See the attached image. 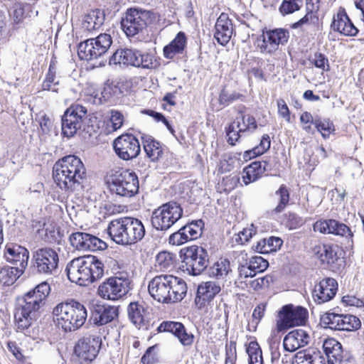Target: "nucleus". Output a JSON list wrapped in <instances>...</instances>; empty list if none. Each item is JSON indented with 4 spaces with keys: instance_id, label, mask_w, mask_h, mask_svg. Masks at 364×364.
<instances>
[{
    "instance_id": "9b49d317",
    "label": "nucleus",
    "mask_w": 364,
    "mask_h": 364,
    "mask_svg": "<svg viewBox=\"0 0 364 364\" xmlns=\"http://www.w3.org/2000/svg\"><path fill=\"white\" fill-rule=\"evenodd\" d=\"M131 280L127 272H119L107 278L98 287L99 296L105 299L116 301L130 290Z\"/></svg>"
},
{
    "instance_id": "39448f33",
    "label": "nucleus",
    "mask_w": 364,
    "mask_h": 364,
    "mask_svg": "<svg viewBox=\"0 0 364 364\" xmlns=\"http://www.w3.org/2000/svg\"><path fill=\"white\" fill-rule=\"evenodd\" d=\"M107 233L117 244L132 245L143 240L146 229L141 220L134 217H122L109 223Z\"/></svg>"
},
{
    "instance_id": "0e129e2a",
    "label": "nucleus",
    "mask_w": 364,
    "mask_h": 364,
    "mask_svg": "<svg viewBox=\"0 0 364 364\" xmlns=\"http://www.w3.org/2000/svg\"><path fill=\"white\" fill-rule=\"evenodd\" d=\"M16 23H21L25 18L24 7L21 4H15L11 14Z\"/></svg>"
},
{
    "instance_id": "e2e57ef3",
    "label": "nucleus",
    "mask_w": 364,
    "mask_h": 364,
    "mask_svg": "<svg viewBox=\"0 0 364 364\" xmlns=\"http://www.w3.org/2000/svg\"><path fill=\"white\" fill-rule=\"evenodd\" d=\"M156 347V346H152L147 348L141 359L143 364H154L156 362L157 355L154 352Z\"/></svg>"
},
{
    "instance_id": "f8f14e48",
    "label": "nucleus",
    "mask_w": 364,
    "mask_h": 364,
    "mask_svg": "<svg viewBox=\"0 0 364 364\" xmlns=\"http://www.w3.org/2000/svg\"><path fill=\"white\" fill-rule=\"evenodd\" d=\"M59 255L50 247H41L32 254L31 268L33 272L46 276L54 275L58 272Z\"/></svg>"
},
{
    "instance_id": "0eeeda50",
    "label": "nucleus",
    "mask_w": 364,
    "mask_h": 364,
    "mask_svg": "<svg viewBox=\"0 0 364 364\" xmlns=\"http://www.w3.org/2000/svg\"><path fill=\"white\" fill-rule=\"evenodd\" d=\"M183 215L180 204L171 201L155 209L151 216L153 228L163 232L168 230Z\"/></svg>"
},
{
    "instance_id": "2f4dec72",
    "label": "nucleus",
    "mask_w": 364,
    "mask_h": 364,
    "mask_svg": "<svg viewBox=\"0 0 364 364\" xmlns=\"http://www.w3.org/2000/svg\"><path fill=\"white\" fill-rule=\"evenodd\" d=\"M323 350L326 357L327 364H337L344 355L340 342L333 338L326 339L323 343Z\"/></svg>"
},
{
    "instance_id": "5701e85b",
    "label": "nucleus",
    "mask_w": 364,
    "mask_h": 364,
    "mask_svg": "<svg viewBox=\"0 0 364 364\" xmlns=\"http://www.w3.org/2000/svg\"><path fill=\"white\" fill-rule=\"evenodd\" d=\"M331 28L341 35L350 37L356 36L359 31L343 7H340L333 16Z\"/></svg>"
},
{
    "instance_id": "864d4df0",
    "label": "nucleus",
    "mask_w": 364,
    "mask_h": 364,
    "mask_svg": "<svg viewBox=\"0 0 364 364\" xmlns=\"http://www.w3.org/2000/svg\"><path fill=\"white\" fill-rule=\"evenodd\" d=\"M310 62L315 65L316 68H320L323 70H329L330 66L328 64V60L324 54L321 53H316L314 56L309 59Z\"/></svg>"
},
{
    "instance_id": "338daca9",
    "label": "nucleus",
    "mask_w": 364,
    "mask_h": 364,
    "mask_svg": "<svg viewBox=\"0 0 364 364\" xmlns=\"http://www.w3.org/2000/svg\"><path fill=\"white\" fill-rule=\"evenodd\" d=\"M304 224L302 218L294 213H289L287 218V226L289 229H296Z\"/></svg>"
},
{
    "instance_id": "7c9ffc66",
    "label": "nucleus",
    "mask_w": 364,
    "mask_h": 364,
    "mask_svg": "<svg viewBox=\"0 0 364 364\" xmlns=\"http://www.w3.org/2000/svg\"><path fill=\"white\" fill-rule=\"evenodd\" d=\"M146 311L144 305L139 302H131L128 306L129 318L139 329H147Z\"/></svg>"
},
{
    "instance_id": "4d7b16f0",
    "label": "nucleus",
    "mask_w": 364,
    "mask_h": 364,
    "mask_svg": "<svg viewBox=\"0 0 364 364\" xmlns=\"http://www.w3.org/2000/svg\"><path fill=\"white\" fill-rule=\"evenodd\" d=\"M109 113L112 127L113 130L117 131L122 127L124 122V116L117 109H111Z\"/></svg>"
},
{
    "instance_id": "473e14b6",
    "label": "nucleus",
    "mask_w": 364,
    "mask_h": 364,
    "mask_svg": "<svg viewBox=\"0 0 364 364\" xmlns=\"http://www.w3.org/2000/svg\"><path fill=\"white\" fill-rule=\"evenodd\" d=\"M144 151L152 161H159L163 156L166 146L149 135L141 136Z\"/></svg>"
},
{
    "instance_id": "8fccbe9b",
    "label": "nucleus",
    "mask_w": 364,
    "mask_h": 364,
    "mask_svg": "<svg viewBox=\"0 0 364 364\" xmlns=\"http://www.w3.org/2000/svg\"><path fill=\"white\" fill-rule=\"evenodd\" d=\"M302 4V0H283L279 7L282 15H288L299 11Z\"/></svg>"
},
{
    "instance_id": "c85d7f7f",
    "label": "nucleus",
    "mask_w": 364,
    "mask_h": 364,
    "mask_svg": "<svg viewBox=\"0 0 364 364\" xmlns=\"http://www.w3.org/2000/svg\"><path fill=\"white\" fill-rule=\"evenodd\" d=\"M117 316V307L98 304L93 305L91 319L94 324L102 326L112 321Z\"/></svg>"
},
{
    "instance_id": "13d9d810",
    "label": "nucleus",
    "mask_w": 364,
    "mask_h": 364,
    "mask_svg": "<svg viewBox=\"0 0 364 364\" xmlns=\"http://www.w3.org/2000/svg\"><path fill=\"white\" fill-rule=\"evenodd\" d=\"M264 240L266 242V250H264L266 254L276 252L283 244V241L281 238L274 236L264 238Z\"/></svg>"
},
{
    "instance_id": "20e7f679",
    "label": "nucleus",
    "mask_w": 364,
    "mask_h": 364,
    "mask_svg": "<svg viewBox=\"0 0 364 364\" xmlns=\"http://www.w3.org/2000/svg\"><path fill=\"white\" fill-rule=\"evenodd\" d=\"M69 280L80 286H88L104 274V264L93 255L72 259L65 268Z\"/></svg>"
},
{
    "instance_id": "c03bdc74",
    "label": "nucleus",
    "mask_w": 364,
    "mask_h": 364,
    "mask_svg": "<svg viewBox=\"0 0 364 364\" xmlns=\"http://www.w3.org/2000/svg\"><path fill=\"white\" fill-rule=\"evenodd\" d=\"M314 126L325 139H328L330 134L335 132L334 124L329 119H321L319 117H316Z\"/></svg>"
},
{
    "instance_id": "bf43d9fd",
    "label": "nucleus",
    "mask_w": 364,
    "mask_h": 364,
    "mask_svg": "<svg viewBox=\"0 0 364 364\" xmlns=\"http://www.w3.org/2000/svg\"><path fill=\"white\" fill-rule=\"evenodd\" d=\"M90 240L91 241H90V243L87 245L86 250L95 252L105 250L107 247L106 242L95 235H92Z\"/></svg>"
},
{
    "instance_id": "b1692460",
    "label": "nucleus",
    "mask_w": 364,
    "mask_h": 364,
    "mask_svg": "<svg viewBox=\"0 0 364 364\" xmlns=\"http://www.w3.org/2000/svg\"><path fill=\"white\" fill-rule=\"evenodd\" d=\"M338 291V283L331 277L321 280L315 285L313 296L318 304H323L331 300Z\"/></svg>"
},
{
    "instance_id": "aec40b11",
    "label": "nucleus",
    "mask_w": 364,
    "mask_h": 364,
    "mask_svg": "<svg viewBox=\"0 0 364 364\" xmlns=\"http://www.w3.org/2000/svg\"><path fill=\"white\" fill-rule=\"evenodd\" d=\"M287 30L275 28L263 31L257 39V47L260 53L272 55L279 49V45H284L289 39Z\"/></svg>"
},
{
    "instance_id": "680f3d73",
    "label": "nucleus",
    "mask_w": 364,
    "mask_h": 364,
    "mask_svg": "<svg viewBox=\"0 0 364 364\" xmlns=\"http://www.w3.org/2000/svg\"><path fill=\"white\" fill-rule=\"evenodd\" d=\"M261 176L252 169L246 166L242 171V181L245 185H248L258 180Z\"/></svg>"
},
{
    "instance_id": "f3484780",
    "label": "nucleus",
    "mask_w": 364,
    "mask_h": 364,
    "mask_svg": "<svg viewBox=\"0 0 364 364\" xmlns=\"http://www.w3.org/2000/svg\"><path fill=\"white\" fill-rule=\"evenodd\" d=\"M320 324L325 328L334 331H351L360 327V319L350 314H343L328 311L320 316Z\"/></svg>"
},
{
    "instance_id": "4c0bfd02",
    "label": "nucleus",
    "mask_w": 364,
    "mask_h": 364,
    "mask_svg": "<svg viewBox=\"0 0 364 364\" xmlns=\"http://www.w3.org/2000/svg\"><path fill=\"white\" fill-rule=\"evenodd\" d=\"M135 58L134 49L119 48L116 50L109 57V65H133V60Z\"/></svg>"
},
{
    "instance_id": "c9c22d12",
    "label": "nucleus",
    "mask_w": 364,
    "mask_h": 364,
    "mask_svg": "<svg viewBox=\"0 0 364 364\" xmlns=\"http://www.w3.org/2000/svg\"><path fill=\"white\" fill-rule=\"evenodd\" d=\"M105 20L104 11L99 9L91 10L83 18L82 28L88 31L97 30L104 24Z\"/></svg>"
},
{
    "instance_id": "052dcab7",
    "label": "nucleus",
    "mask_w": 364,
    "mask_h": 364,
    "mask_svg": "<svg viewBox=\"0 0 364 364\" xmlns=\"http://www.w3.org/2000/svg\"><path fill=\"white\" fill-rule=\"evenodd\" d=\"M236 343L230 341V345L226 346V356L225 364H236Z\"/></svg>"
},
{
    "instance_id": "4be33fe9",
    "label": "nucleus",
    "mask_w": 364,
    "mask_h": 364,
    "mask_svg": "<svg viewBox=\"0 0 364 364\" xmlns=\"http://www.w3.org/2000/svg\"><path fill=\"white\" fill-rule=\"evenodd\" d=\"M314 230L322 234H332L343 237L348 240L350 239L353 242V233L350 228L346 224L334 219L316 221L314 224Z\"/></svg>"
},
{
    "instance_id": "5fc2aeb1",
    "label": "nucleus",
    "mask_w": 364,
    "mask_h": 364,
    "mask_svg": "<svg viewBox=\"0 0 364 364\" xmlns=\"http://www.w3.org/2000/svg\"><path fill=\"white\" fill-rule=\"evenodd\" d=\"M188 236L186 234V231L183 230V227H182L169 236L168 242L173 245H181L188 242Z\"/></svg>"
},
{
    "instance_id": "6e6d98bb",
    "label": "nucleus",
    "mask_w": 364,
    "mask_h": 364,
    "mask_svg": "<svg viewBox=\"0 0 364 364\" xmlns=\"http://www.w3.org/2000/svg\"><path fill=\"white\" fill-rule=\"evenodd\" d=\"M274 282V277L272 275H266L264 277H258L250 282V287L254 290H257L264 287H268L270 284Z\"/></svg>"
},
{
    "instance_id": "a18cd8bd",
    "label": "nucleus",
    "mask_w": 364,
    "mask_h": 364,
    "mask_svg": "<svg viewBox=\"0 0 364 364\" xmlns=\"http://www.w3.org/2000/svg\"><path fill=\"white\" fill-rule=\"evenodd\" d=\"M204 223L202 220L192 221L187 225L183 226V230L188 236V240H193L200 237Z\"/></svg>"
},
{
    "instance_id": "ddd939ff",
    "label": "nucleus",
    "mask_w": 364,
    "mask_h": 364,
    "mask_svg": "<svg viewBox=\"0 0 364 364\" xmlns=\"http://www.w3.org/2000/svg\"><path fill=\"white\" fill-rule=\"evenodd\" d=\"M183 251L182 268L189 275L198 276L208 267L209 259L207 250L201 246L193 245Z\"/></svg>"
},
{
    "instance_id": "9d476101",
    "label": "nucleus",
    "mask_w": 364,
    "mask_h": 364,
    "mask_svg": "<svg viewBox=\"0 0 364 364\" xmlns=\"http://www.w3.org/2000/svg\"><path fill=\"white\" fill-rule=\"evenodd\" d=\"M156 19L154 13L134 8L129 9L121 20V26L128 36H134Z\"/></svg>"
},
{
    "instance_id": "393cba45",
    "label": "nucleus",
    "mask_w": 364,
    "mask_h": 364,
    "mask_svg": "<svg viewBox=\"0 0 364 364\" xmlns=\"http://www.w3.org/2000/svg\"><path fill=\"white\" fill-rule=\"evenodd\" d=\"M157 331L173 333L184 346H190L194 341L193 334L188 333L183 324L180 322L163 321L157 328Z\"/></svg>"
},
{
    "instance_id": "6e6552de",
    "label": "nucleus",
    "mask_w": 364,
    "mask_h": 364,
    "mask_svg": "<svg viewBox=\"0 0 364 364\" xmlns=\"http://www.w3.org/2000/svg\"><path fill=\"white\" fill-rule=\"evenodd\" d=\"M113 43L108 33H100L95 38L87 39L78 45L77 55L81 60L90 61L104 56Z\"/></svg>"
},
{
    "instance_id": "79ce46f5",
    "label": "nucleus",
    "mask_w": 364,
    "mask_h": 364,
    "mask_svg": "<svg viewBox=\"0 0 364 364\" xmlns=\"http://www.w3.org/2000/svg\"><path fill=\"white\" fill-rule=\"evenodd\" d=\"M230 262L228 259H223L215 262L213 267L209 269L208 273L210 277L217 279H223L230 272Z\"/></svg>"
},
{
    "instance_id": "423d86ee",
    "label": "nucleus",
    "mask_w": 364,
    "mask_h": 364,
    "mask_svg": "<svg viewBox=\"0 0 364 364\" xmlns=\"http://www.w3.org/2000/svg\"><path fill=\"white\" fill-rule=\"evenodd\" d=\"M57 326L65 332L79 329L85 323L87 313L83 304L70 300L58 304L53 310Z\"/></svg>"
},
{
    "instance_id": "e433bc0d",
    "label": "nucleus",
    "mask_w": 364,
    "mask_h": 364,
    "mask_svg": "<svg viewBox=\"0 0 364 364\" xmlns=\"http://www.w3.org/2000/svg\"><path fill=\"white\" fill-rule=\"evenodd\" d=\"M306 15L300 18L298 21L294 23L291 26L292 28H299L306 27L313 31H318L321 27L318 11L312 10H306Z\"/></svg>"
},
{
    "instance_id": "a878e982",
    "label": "nucleus",
    "mask_w": 364,
    "mask_h": 364,
    "mask_svg": "<svg viewBox=\"0 0 364 364\" xmlns=\"http://www.w3.org/2000/svg\"><path fill=\"white\" fill-rule=\"evenodd\" d=\"M221 287L214 281H208L200 284L197 289L195 303L198 309L204 308L213 301L215 296L220 293Z\"/></svg>"
},
{
    "instance_id": "2eb2a0df",
    "label": "nucleus",
    "mask_w": 364,
    "mask_h": 364,
    "mask_svg": "<svg viewBox=\"0 0 364 364\" xmlns=\"http://www.w3.org/2000/svg\"><path fill=\"white\" fill-rule=\"evenodd\" d=\"M314 252L323 264L333 272L340 273L346 265L343 250L336 245H321L314 248Z\"/></svg>"
},
{
    "instance_id": "58836bf2",
    "label": "nucleus",
    "mask_w": 364,
    "mask_h": 364,
    "mask_svg": "<svg viewBox=\"0 0 364 364\" xmlns=\"http://www.w3.org/2000/svg\"><path fill=\"white\" fill-rule=\"evenodd\" d=\"M24 269L18 267L4 265L0 267V283L11 286L22 275Z\"/></svg>"
},
{
    "instance_id": "1a4fd4ad",
    "label": "nucleus",
    "mask_w": 364,
    "mask_h": 364,
    "mask_svg": "<svg viewBox=\"0 0 364 364\" xmlns=\"http://www.w3.org/2000/svg\"><path fill=\"white\" fill-rule=\"evenodd\" d=\"M109 188L119 196L132 198L139 192L138 176L129 169L117 171L110 176Z\"/></svg>"
},
{
    "instance_id": "cd10ccee",
    "label": "nucleus",
    "mask_w": 364,
    "mask_h": 364,
    "mask_svg": "<svg viewBox=\"0 0 364 364\" xmlns=\"http://www.w3.org/2000/svg\"><path fill=\"white\" fill-rule=\"evenodd\" d=\"M311 338L309 334L301 328H298L287 333L283 340V346L286 351L294 352L308 345Z\"/></svg>"
},
{
    "instance_id": "72a5a7b5",
    "label": "nucleus",
    "mask_w": 364,
    "mask_h": 364,
    "mask_svg": "<svg viewBox=\"0 0 364 364\" xmlns=\"http://www.w3.org/2000/svg\"><path fill=\"white\" fill-rule=\"evenodd\" d=\"M325 358L315 348H309L297 352L291 364H326Z\"/></svg>"
},
{
    "instance_id": "603ef678",
    "label": "nucleus",
    "mask_w": 364,
    "mask_h": 364,
    "mask_svg": "<svg viewBox=\"0 0 364 364\" xmlns=\"http://www.w3.org/2000/svg\"><path fill=\"white\" fill-rule=\"evenodd\" d=\"M242 96V95L236 92L229 93L228 92L223 89L221 90L219 95L218 101L220 105L226 107L228 106L230 104L232 103L234 101L238 100Z\"/></svg>"
},
{
    "instance_id": "f704fd0d",
    "label": "nucleus",
    "mask_w": 364,
    "mask_h": 364,
    "mask_svg": "<svg viewBox=\"0 0 364 364\" xmlns=\"http://www.w3.org/2000/svg\"><path fill=\"white\" fill-rule=\"evenodd\" d=\"M186 43L187 40L185 33L180 31L173 41L164 46L163 49L164 58L172 59L176 55L182 54L186 48Z\"/></svg>"
},
{
    "instance_id": "412c9836",
    "label": "nucleus",
    "mask_w": 364,
    "mask_h": 364,
    "mask_svg": "<svg viewBox=\"0 0 364 364\" xmlns=\"http://www.w3.org/2000/svg\"><path fill=\"white\" fill-rule=\"evenodd\" d=\"M113 149L117 156L124 161L136 158L141 151L139 140L132 134H124L113 141Z\"/></svg>"
},
{
    "instance_id": "09e8293b",
    "label": "nucleus",
    "mask_w": 364,
    "mask_h": 364,
    "mask_svg": "<svg viewBox=\"0 0 364 364\" xmlns=\"http://www.w3.org/2000/svg\"><path fill=\"white\" fill-rule=\"evenodd\" d=\"M176 255L169 252H161L156 257V265L161 270H166L173 267L176 260Z\"/></svg>"
},
{
    "instance_id": "49530a36",
    "label": "nucleus",
    "mask_w": 364,
    "mask_h": 364,
    "mask_svg": "<svg viewBox=\"0 0 364 364\" xmlns=\"http://www.w3.org/2000/svg\"><path fill=\"white\" fill-rule=\"evenodd\" d=\"M204 223L202 220L192 221L187 225L183 226V230L188 236V240H193L200 237Z\"/></svg>"
},
{
    "instance_id": "f03ea898",
    "label": "nucleus",
    "mask_w": 364,
    "mask_h": 364,
    "mask_svg": "<svg viewBox=\"0 0 364 364\" xmlns=\"http://www.w3.org/2000/svg\"><path fill=\"white\" fill-rule=\"evenodd\" d=\"M53 177L61 190L73 192L82 188L86 169L80 159L68 155L54 164Z\"/></svg>"
},
{
    "instance_id": "c756f323",
    "label": "nucleus",
    "mask_w": 364,
    "mask_h": 364,
    "mask_svg": "<svg viewBox=\"0 0 364 364\" xmlns=\"http://www.w3.org/2000/svg\"><path fill=\"white\" fill-rule=\"evenodd\" d=\"M214 37L222 46L226 45L230 40L233 32V25L228 14H221L215 23Z\"/></svg>"
},
{
    "instance_id": "4468645a",
    "label": "nucleus",
    "mask_w": 364,
    "mask_h": 364,
    "mask_svg": "<svg viewBox=\"0 0 364 364\" xmlns=\"http://www.w3.org/2000/svg\"><path fill=\"white\" fill-rule=\"evenodd\" d=\"M87 118V109L80 104L71 105L64 112L61 119L62 134L73 136L77 130L82 128Z\"/></svg>"
},
{
    "instance_id": "bb28decb",
    "label": "nucleus",
    "mask_w": 364,
    "mask_h": 364,
    "mask_svg": "<svg viewBox=\"0 0 364 364\" xmlns=\"http://www.w3.org/2000/svg\"><path fill=\"white\" fill-rule=\"evenodd\" d=\"M4 257L8 262L25 270L29 258L28 250L19 245L7 244L4 250Z\"/></svg>"
},
{
    "instance_id": "ea45409f",
    "label": "nucleus",
    "mask_w": 364,
    "mask_h": 364,
    "mask_svg": "<svg viewBox=\"0 0 364 364\" xmlns=\"http://www.w3.org/2000/svg\"><path fill=\"white\" fill-rule=\"evenodd\" d=\"M134 55L132 66L146 69L154 67L155 60L153 55L134 49Z\"/></svg>"
},
{
    "instance_id": "37998d69",
    "label": "nucleus",
    "mask_w": 364,
    "mask_h": 364,
    "mask_svg": "<svg viewBox=\"0 0 364 364\" xmlns=\"http://www.w3.org/2000/svg\"><path fill=\"white\" fill-rule=\"evenodd\" d=\"M271 141L268 134H264L262 136L260 143L258 146L253 148L252 150L246 151L244 154L245 159H252L257 156L263 154L270 148Z\"/></svg>"
},
{
    "instance_id": "6ab92c4d",
    "label": "nucleus",
    "mask_w": 364,
    "mask_h": 364,
    "mask_svg": "<svg viewBox=\"0 0 364 364\" xmlns=\"http://www.w3.org/2000/svg\"><path fill=\"white\" fill-rule=\"evenodd\" d=\"M257 127L255 117L246 114L242 109L238 111V115L234 122L226 128L228 142L235 145L242 134L253 132Z\"/></svg>"
},
{
    "instance_id": "3c124183",
    "label": "nucleus",
    "mask_w": 364,
    "mask_h": 364,
    "mask_svg": "<svg viewBox=\"0 0 364 364\" xmlns=\"http://www.w3.org/2000/svg\"><path fill=\"white\" fill-rule=\"evenodd\" d=\"M248 263L256 274L263 272L269 266L267 260L261 256L252 257Z\"/></svg>"
},
{
    "instance_id": "a19ab883",
    "label": "nucleus",
    "mask_w": 364,
    "mask_h": 364,
    "mask_svg": "<svg viewBox=\"0 0 364 364\" xmlns=\"http://www.w3.org/2000/svg\"><path fill=\"white\" fill-rule=\"evenodd\" d=\"M92 235L87 232H76L70 235L69 240L71 245L76 250L85 251L91 241Z\"/></svg>"
},
{
    "instance_id": "69168bd1",
    "label": "nucleus",
    "mask_w": 364,
    "mask_h": 364,
    "mask_svg": "<svg viewBox=\"0 0 364 364\" xmlns=\"http://www.w3.org/2000/svg\"><path fill=\"white\" fill-rule=\"evenodd\" d=\"M237 269L240 279H247L248 277L252 278L257 274L248 262H246L245 264H239Z\"/></svg>"
},
{
    "instance_id": "a211bd4d",
    "label": "nucleus",
    "mask_w": 364,
    "mask_h": 364,
    "mask_svg": "<svg viewBox=\"0 0 364 364\" xmlns=\"http://www.w3.org/2000/svg\"><path fill=\"white\" fill-rule=\"evenodd\" d=\"M307 318L308 311L306 308L293 304L285 305L279 312L277 330L280 332L296 326L304 325Z\"/></svg>"
},
{
    "instance_id": "f257e3e1",
    "label": "nucleus",
    "mask_w": 364,
    "mask_h": 364,
    "mask_svg": "<svg viewBox=\"0 0 364 364\" xmlns=\"http://www.w3.org/2000/svg\"><path fill=\"white\" fill-rule=\"evenodd\" d=\"M50 291L46 282H43L19 299L15 309L14 319L18 331L28 329L36 320L40 309Z\"/></svg>"
},
{
    "instance_id": "7ed1b4c3",
    "label": "nucleus",
    "mask_w": 364,
    "mask_h": 364,
    "mask_svg": "<svg viewBox=\"0 0 364 364\" xmlns=\"http://www.w3.org/2000/svg\"><path fill=\"white\" fill-rule=\"evenodd\" d=\"M150 296L161 304L181 301L186 295L187 285L185 281L172 274H160L149 282Z\"/></svg>"
},
{
    "instance_id": "dca6fc26",
    "label": "nucleus",
    "mask_w": 364,
    "mask_h": 364,
    "mask_svg": "<svg viewBox=\"0 0 364 364\" xmlns=\"http://www.w3.org/2000/svg\"><path fill=\"white\" fill-rule=\"evenodd\" d=\"M102 344L100 336L89 335L79 338L73 348L74 355L80 364H90L95 360Z\"/></svg>"
},
{
    "instance_id": "de8ad7c7",
    "label": "nucleus",
    "mask_w": 364,
    "mask_h": 364,
    "mask_svg": "<svg viewBox=\"0 0 364 364\" xmlns=\"http://www.w3.org/2000/svg\"><path fill=\"white\" fill-rule=\"evenodd\" d=\"M275 194L279 196V203L272 211L275 213H280L284 211L289 204L290 198L289 191L287 187L282 184L275 192Z\"/></svg>"
},
{
    "instance_id": "774afa93",
    "label": "nucleus",
    "mask_w": 364,
    "mask_h": 364,
    "mask_svg": "<svg viewBox=\"0 0 364 364\" xmlns=\"http://www.w3.org/2000/svg\"><path fill=\"white\" fill-rule=\"evenodd\" d=\"M249 168L252 169L256 173H258L259 176H262V174L267 171L269 168H267L268 164L267 161H255L252 162L249 166Z\"/></svg>"
}]
</instances>
